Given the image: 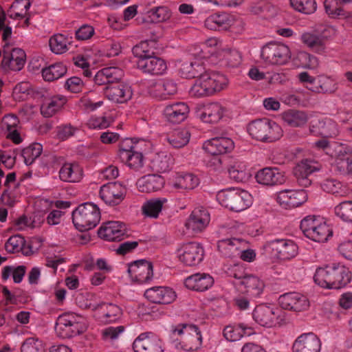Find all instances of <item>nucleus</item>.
<instances>
[{"label": "nucleus", "mask_w": 352, "mask_h": 352, "mask_svg": "<svg viewBox=\"0 0 352 352\" xmlns=\"http://www.w3.org/2000/svg\"><path fill=\"white\" fill-rule=\"evenodd\" d=\"M342 4L340 0H325L324 2L326 12L333 18L346 16L345 11L342 8Z\"/></svg>", "instance_id": "bf43d9fd"}, {"label": "nucleus", "mask_w": 352, "mask_h": 352, "mask_svg": "<svg viewBox=\"0 0 352 352\" xmlns=\"http://www.w3.org/2000/svg\"><path fill=\"white\" fill-rule=\"evenodd\" d=\"M138 67L144 73L151 76L163 75L167 69L166 61L157 56L138 60Z\"/></svg>", "instance_id": "c756f323"}, {"label": "nucleus", "mask_w": 352, "mask_h": 352, "mask_svg": "<svg viewBox=\"0 0 352 352\" xmlns=\"http://www.w3.org/2000/svg\"><path fill=\"white\" fill-rule=\"evenodd\" d=\"M225 274L228 277L233 278L230 280L231 283L239 292L258 297L263 291V282L255 276L247 274L244 268L239 264L228 267L225 270Z\"/></svg>", "instance_id": "f03ea898"}, {"label": "nucleus", "mask_w": 352, "mask_h": 352, "mask_svg": "<svg viewBox=\"0 0 352 352\" xmlns=\"http://www.w3.org/2000/svg\"><path fill=\"white\" fill-rule=\"evenodd\" d=\"M148 91L153 98L159 100H166L177 94V85L170 78L153 80L150 82Z\"/></svg>", "instance_id": "f3484780"}, {"label": "nucleus", "mask_w": 352, "mask_h": 352, "mask_svg": "<svg viewBox=\"0 0 352 352\" xmlns=\"http://www.w3.org/2000/svg\"><path fill=\"white\" fill-rule=\"evenodd\" d=\"M26 272L25 265H19L17 267L5 266L1 272V278L3 280H8L12 275L13 281L15 283H20Z\"/></svg>", "instance_id": "6e6d98bb"}, {"label": "nucleus", "mask_w": 352, "mask_h": 352, "mask_svg": "<svg viewBox=\"0 0 352 352\" xmlns=\"http://www.w3.org/2000/svg\"><path fill=\"white\" fill-rule=\"evenodd\" d=\"M178 258L181 263L186 266H196L204 258V250L197 242H189L183 244L177 250Z\"/></svg>", "instance_id": "2eb2a0df"}, {"label": "nucleus", "mask_w": 352, "mask_h": 352, "mask_svg": "<svg viewBox=\"0 0 352 352\" xmlns=\"http://www.w3.org/2000/svg\"><path fill=\"white\" fill-rule=\"evenodd\" d=\"M243 244V241L239 239H221V248L225 250L226 255L228 256H239L243 261L253 262L256 257V251L250 248L241 250Z\"/></svg>", "instance_id": "dca6fc26"}, {"label": "nucleus", "mask_w": 352, "mask_h": 352, "mask_svg": "<svg viewBox=\"0 0 352 352\" xmlns=\"http://www.w3.org/2000/svg\"><path fill=\"white\" fill-rule=\"evenodd\" d=\"M87 327L85 317L74 312H67L58 317L55 331L59 338H70L85 332Z\"/></svg>", "instance_id": "7ed1b4c3"}, {"label": "nucleus", "mask_w": 352, "mask_h": 352, "mask_svg": "<svg viewBox=\"0 0 352 352\" xmlns=\"http://www.w3.org/2000/svg\"><path fill=\"white\" fill-rule=\"evenodd\" d=\"M213 284V278L206 273H196L188 276L184 280V285L188 289L197 292L206 291Z\"/></svg>", "instance_id": "72a5a7b5"}, {"label": "nucleus", "mask_w": 352, "mask_h": 352, "mask_svg": "<svg viewBox=\"0 0 352 352\" xmlns=\"http://www.w3.org/2000/svg\"><path fill=\"white\" fill-rule=\"evenodd\" d=\"M121 161L133 170H139L143 166V155L136 151L135 146H131L129 149L121 146L118 151Z\"/></svg>", "instance_id": "c9c22d12"}, {"label": "nucleus", "mask_w": 352, "mask_h": 352, "mask_svg": "<svg viewBox=\"0 0 352 352\" xmlns=\"http://www.w3.org/2000/svg\"><path fill=\"white\" fill-rule=\"evenodd\" d=\"M321 164L315 160L304 159L294 168V173L298 179V184L303 187L309 186L311 181L309 176L320 169Z\"/></svg>", "instance_id": "4be33fe9"}, {"label": "nucleus", "mask_w": 352, "mask_h": 352, "mask_svg": "<svg viewBox=\"0 0 352 352\" xmlns=\"http://www.w3.org/2000/svg\"><path fill=\"white\" fill-rule=\"evenodd\" d=\"M281 310L274 305H259L252 313V317L256 322L263 327H272L279 323Z\"/></svg>", "instance_id": "4468645a"}, {"label": "nucleus", "mask_w": 352, "mask_h": 352, "mask_svg": "<svg viewBox=\"0 0 352 352\" xmlns=\"http://www.w3.org/2000/svg\"><path fill=\"white\" fill-rule=\"evenodd\" d=\"M250 12L254 14H263V17L272 16L276 13V8L270 3L259 2L251 7Z\"/></svg>", "instance_id": "69168bd1"}, {"label": "nucleus", "mask_w": 352, "mask_h": 352, "mask_svg": "<svg viewBox=\"0 0 352 352\" xmlns=\"http://www.w3.org/2000/svg\"><path fill=\"white\" fill-rule=\"evenodd\" d=\"M3 53H6L5 51ZM25 60V52L22 49L14 48L10 54L6 56L3 54L1 63L5 69L18 72L24 67Z\"/></svg>", "instance_id": "e433bc0d"}, {"label": "nucleus", "mask_w": 352, "mask_h": 352, "mask_svg": "<svg viewBox=\"0 0 352 352\" xmlns=\"http://www.w3.org/2000/svg\"><path fill=\"white\" fill-rule=\"evenodd\" d=\"M105 96L113 102L126 103L132 98L133 90L131 87L124 82L107 85L104 88Z\"/></svg>", "instance_id": "bb28decb"}, {"label": "nucleus", "mask_w": 352, "mask_h": 352, "mask_svg": "<svg viewBox=\"0 0 352 352\" xmlns=\"http://www.w3.org/2000/svg\"><path fill=\"white\" fill-rule=\"evenodd\" d=\"M149 17L156 23L163 22L170 16V12L166 6L153 8L148 11Z\"/></svg>", "instance_id": "338daca9"}, {"label": "nucleus", "mask_w": 352, "mask_h": 352, "mask_svg": "<svg viewBox=\"0 0 352 352\" xmlns=\"http://www.w3.org/2000/svg\"><path fill=\"white\" fill-rule=\"evenodd\" d=\"M300 227L307 238L318 243L327 241L333 234L331 228L320 217L307 216L301 221Z\"/></svg>", "instance_id": "0eeeda50"}, {"label": "nucleus", "mask_w": 352, "mask_h": 352, "mask_svg": "<svg viewBox=\"0 0 352 352\" xmlns=\"http://www.w3.org/2000/svg\"><path fill=\"white\" fill-rule=\"evenodd\" d=\"M310 131L314 135H320L324 138L333 137L338 133L336 123L327 118L318 120L315 123L313 122Z\"/></svg>", "instance_id": "a19ab883"}, {"label": "nucleus", "mask_w": 352, "mask_h": 352, "mask_svg": "<svg viewBox=\"0 0 352 352\" xmlns=\"http://www.w3.org/2000/svg\"><path fill=\"white\" fill-rule=\"evenodd\" d=\"M98 235L100 239L108 241H120L126 235V228L120 221H107L99 228Z\"/></svg>", "instance_id": "412c9836"}, {"label": "nucleus", "mask_w": 352, "mask_h": 352, "mask_svg": "<svg viewBox=\"0 0 352 352\" xmlns=\"http://www.w3.org/2000/svg\"><path fill=\"white\" fill-rule=\"evenodd\" d=\"M67 72V68L64 64L56 63L43 68L41 74L45 81L53 82L64 76Z\"/></svg>", "instance_id": "49530a36"}, {"label": "nucleus", "mask_w": 352, "mask_h": 352, "mask_svg": "<svg viewBox=\"0 0 352 352\" xmlns=\"http://www.w3.org/2000/svg\"><path fill=\"white\" fill-rule=\"evenodd\" d=\"M307 199V194L304 190H284L277 195V201L286 209L296 208L302 204Z\"/></svg>", "instance_id": "473e14b6"}, {"label": "nucleus", "mask_w": 352, "mask_h": 352, "mask_svg": "<svg viewBox=\"0 0 352 352\" xmlns=\"http://www.w3.org/2000/svg\"><path fill=\"white\" fill-rule=\"evenodd\" d=\"M253 199L248 191L239 188L221 189V206L228 210L239 212L250 208Z\"/></svg>", "instance_id": "6e6552de"}, {"label": "nucleus", "mask_w": 352, "mask_h": 352, "mask_svg": "<svg viewBox=\"0 0 352 352\" xmlns=\"http://www.w3.org/2000/svg\"><path fill=\"white\" fill-rule=\"evenodd\" d=\"M95 310L98 320L104 323L117 321L122 316V309L113 303H101L98 305Z\"/></svg>", "instance_id": "f704fd0d"}, {"label": "nucleus", "mask_w": 352, "mask_h": 352, "mask_svg": "<svg viewBox=\"0 0 352 352\" xmlns=\"http://www.w3.org/2000/svg\"><path fill=\"white\" fill-rule=\"evenodd\" d=\"M206 72L205 66L201 59L196 58L193 61L182 63L178 69L179 75L186 79L199 78Z\"/></svg>", "instance_id": "4c0bfd02"}, {"label": "nucleus", "mask_w": 352, "mask_h": 352, "mask_svg": "<svg viewBox=\"0 0 352 352\" xmlns=\"http://www.w3.org/2000/svg\"><path fill=\"white\" fill-rule=\"evenodd\" d=\"M278 303L282 309L294 311L306 310L309 306L307 296L297 292L285 293L280 296Z\"/></svg>", "instance_id": "393cba45"}, {"label": "nucleus", "mask_w": 352, "mask_h": 352, "mask_svg": "<svg viewBox=\"0 0 352 352\" xmlns=\"http://www.w3.org/2000/svg\"><path fill=\"white\" fill-rule=\"evenodd\" d=\"M316 146L322 149L335 158V162L340 172L342 174H352V148L346 144H337L336 142L330 144L326 139H322L317 141Z\"/></svg>", "instance_id": "20e7f679"}, {"label": "nucleus", "mask_w": 352, "mask_h": 352, "mask_svg": "<svg viewBox=\"0 0 352 352\" xmlns=\"http://www.w3.org/2000/svg\"><path fill=\"white\" fill-rule=\"evenodd\" d=\"M189 107L183 102H174L166 104L163 109V116L169 123L177 124L184 121L189 113Z\"/></svg>", "instance_id": "a878e982"}, {"label": "nucleus", "mask_w": 352, "mask_h": 352, "mask_svg": "<svg viewBox=\"0 0 352 352\" xmlns=\"http://www.w3.org/2000/svg\"><path fill=\"white\" fill-rule=\"evenodd\" d=\"M66 102V97L62 95L45 98L41 106V113L45 118H51L58 112Z\"/></svg>", "instance_id": "58836bf2"}, {"label": "nucleus", "mask_w": 352, "mask_h": 352, "mask_svg": "<svg viewBox=\"0 0 352 352\" xmlns=\"http://www.w3.org/2000/svg\"><path fill=\"white\" fill-rule=\"evenodd\" d=\"M254 333L252 327L245 324L228 325L223 329V336L226 340L230 342H236L239 340L243 336H249Z\"/></svg>", "instance_id": "37998d69"}, {"label": "nucleus", "mask_w": 352, "mask_h": 352, "mask_svg": "<svg viewBox=\"0 0 352 352\" xmlns=\"http://www.w3.org/2000/svg\"><path fill=\"white\" fill-rule=\"evenodd\" d=\"M190 138L187 129H177L166 135L167 142L174 148H179L186 146Z\"/></svg>", "instance_id": "a18cd8bd"}, {"label": "nucleus", "mask_w": 352, "mask_h": 352, "mask_svg": "<svg viewBox=\"0 0 352 352\" xmlns=\"http://www.w3.org/2000/svg\"><path fill=\"white\" fill-rule=\"evenodd\" d=\"M334 213L343 221L352 223V201H344L336 206Z\"/></svg>", "instance_id": "13d9d810"}, {"label": "nucleus", "mask_w": 352, "mask_h": 352, "mask_svg": "<svg viewBox=\"0 0 352 352\" xmlns=\"http://www.w3.org/2000/svg\"><path fill=\"white\" fill-rule=\"evenodd\" d=\"M222 56L223 59H221V61L223 60L225 62L226 66L227 67H237L241 63V55L239 52L235 49L221 50V56Z\"/></svg>", "instance_id": "e2e57ef3"}, {"label": "nucleus", "mask_w": 352, "mask_h": 352, "mask_svg": "<svg viewBox=\"0 0 352 352\" xmlns=\"http://www.w3.org/2000/svg\"><path fill=\"white\" fill-rule=\"evenodd\" d=\"M144 296L152 303L169 305L176 300L177 294L171 287L155 286L147 289Z\"/></svg>", "instance_id": "5701e85b"}, {"label": "nucleus", "mask_w": 352, "mask_h": 352, "mask_svg": "<svg viewBox=\"0 0 352 352\" xmlns=\"http://www.w3.org/2000/svg\"><path fill=\"white\" fill-rule=\"evenodd\" d=\"M43 146L40 143L34 142L24 148L21 155L26 165H31L42 153Z\"/></svg>", "instance_id": "4d7b16f0"}, {"label": "nucleus", "mask_w": 352, "mask_h": 352, "mask_svg": "<svg viewBox=\"0 0 352 352\" xmlns=\"http://www.w3.org/2000/svg\"><path fill=\"white\" fill-rule=\"evenodd\" d=\"M175 160L170 153L166 151L157 153L153 160V166L158 172H167L174 164Z\"/></svg>", "instance_id": "603ef678"}, {"label": "nucleus", "mask_w": 352, "mask_h": 352, "mask_svg": "<svg viewBox=\"0 0 352 352\" xmlns=\"http://www.w3.org/2000/svg\"><path fill=\"white\" fill-rule=\"evenodd\" d=\"M167 202L166 198L151 199L146 201L142 206L144 215L151 218H157L162 211L164 204Z\"/></svg>", "instance_id": "09e8293b"}, {"label": "nucleus", "mask_w": 352, "mask_h": 352, "mask_svg": "<svg viewBox=\"0 0 352 352\" xmlns=\"http://www.w3.org/2000/svg\"><path fill=\"white\" fill-rule=\"evenodd\" d=\"M322 189L336 196L344 197L348 193L346 187L335 178H327L321 183Z\"/></svg>", "instance_id": "3c124183"}, {"label": "nucleus", "mask_w": 352, "mask_h": 352, "mask_svg": "<svg viewBox=\"0 0 352 352\" xmlns=\"http://www.w3.org/2000/svg\"><path fill=\"white\" fill-rule=\"evenodd\" d=\"M307 116L303 111L289 110L283 113V120L292 127L302 126L307 122Z\"/></svg>", "instance_id": "5fc2aeb1"}, {"label": "nucleus", "mask_w": 352, "mask_h": 352, "mask_svg": "<svg viewBox=\"0 0 352 352\" xmlns=\"http://www.w3.org/2000/svg\"><path fill=\"white\" fill-rule=\"evenodd\" d=\"M203 148L207 153L204 159L206 166L211 170H217L220 164V138L216 137L206 141Z\"/></svg>", "instance_id": "2f4dec72"}, {"label": "nucleus", "mask_w": 352, "mask_h": 352, "mask_svg": "<svg viewBox=\"0 0 352 352\" xmlns=\"http://www.w3.org/2000/svg\"><path fill=\"white\" fill-rule=\"evenodd\" d=\"M21 351V352H45V349L41 340L28 338L23 342Z\"/></svg>", "instance_id": "774afa93"}, {"label": "nucleus", "mask_w": 352, "mask_h": 352, "mask_svg": "<svg viewBox=\"0 0 352 352\" xmlns=\"http://www.w3.org/2000/svg\"><path fill=\"white\" fill-rule=\"evenodd\" d=\"M209 222L210 214L208 212L201 207L192 210L185 226L188 230H191L193 233H199L207 227Z\"/></svg>", "instance_id": "7c9ffc66"}, {"label": "nucleus", "mask_w": 352, "mask_h": 352, "mask_svg": "<svg viewBox=\"0 0 352 352\" xmlns=\"http://www.w3.org/2000/svg\"><path fill=\"white\" fill-rule=\"evenodd\" d=\"M221 165L229 177L237 182L245 181L250 175L246 164L237 157L230 155L221 157Z\"/></svg>", "instance_id": "a211bd4d"}, {"label": "nucleus", "mask_w": 352, "mask_h": 352, "mask_svg": "<svg viewBox=\"0 0 352 352\" xmlns=\"http://www.w3.org/2000/svg\"><path fill=\"white\" fill-rule=\"evenodd\" d=\"M135 352H163L162 343L160 338L152 333H142L133 342Z\"/></svg>", "instance_id": "b1692460"}, {"label": "nucleus", "mask_w": 352, "mask_h": 352, "mask_svg": "<svg viewBox=\"0 0 352 352\" xmlns=\"http://www.w3.org/2000/svg\"><path fill=\"white\" fill-rule=\"evenodd\" d=\"M335 34V30L328 25H317L315 32H305L302 42L312 51L322 54L325 52L327 40Z\"/></svg>", "instance_id": "9b49d317"}, {"label": "nucleus", "mask_w": 352, "mask_h": 352, "mask_svg": "<svg viewBox=\"0 0 352 352\" xmlns=\"http://www.w3.org/2000/svg\"><path fill=\"white\" fill-rule=\"evenodd\" d=\"M128 272L133 281L146 283L153 278V264L144 259L135 261L129 264Z\"/></svg>", "instance_id": "aec40b11"}, {"label": "nucleus", "mask_w": 352, "mask_h": 352, "mask_svg": "<svg viewBox=\"0 0 352 352\" xmlns=\"http://www.w3.org/2000/svg\"><path fill=\"white\" fill-rule=\"evenodd\" d=\"M58 176L64 182H79L83 176V170L78 163L67 162L60 168Z\"/></svg>", "instance_id": "ea45409f"}, {"label": "nucleus", "mask_w": 352, "mask_h": 352, "mask_svg": "<svg viewBox=\"0 0 352 352\" xmlns=\"http://www.w3.org/2000/svg\"><path fill=\"white\" fill-rule=\"evenodd\" d=\"M25 243L23 236L16 234L10 236L5 244V249L8 253H15L21 251Z\"/></svg>", "instance_id": "0e129e2a"}, {"label": "nucleus", "mask_w": 352, "mask_h": 352, "mask_svg": "<svg viewBox=\"0 0 352 352\" xmlns=\"http://www.w3.org/2000/svg\"><path fill=\"white\" fill-rule=\"evenodd\" d=\"M164 183V177L159 175H147L138 180L137 186L140 192L150 193L162 189Z\"/></svg>", "instance_id": "79ce46f5"}, {"label": "nucleus", "mask_w": 352, "mask_h": 352, "mask_svg": "<svg viewBox=\"0 0 352 352\" xmlns=\"http://www.w3.org/2000/svg\"><path fill=\"white\" fill-rule=\"evenodd\" d=\"M70 41L67 36L62 34L52 36L49 40L51 51L56 54H62L68 51Z\"/></svg>", "instance_id": "864d4df0"}, {"label": "nucleus", "mask_w": 352, "mask_h": 352, "mask_svg": "<svg viewBox=\"0 0 352 352\" xmlns=\"http://www.w3.org/2000/svg\"><path fill=\"white\" fill-rule=\"evenodd\" d=\"M219 83V75L218 73L204 72L195 80V84L190 89V95L196 98L210 96L217 91Z\"/></svg>", "instance_id": "f8f14e48"}, {"label": "nucleus", "mask_w": 352, "mask_h": 352, "mask_svg": "<svg viewBox=\"0 0 352 352\" xmlns=\"http://www.w3.org/2000/svg\"><path fill=\"white\" fill-rule=\"evenodd\" d=\"M170 183L177 189L192 190L198 186L199 179L192 173H183L176 175Z\"/></svg>", "instance_id": "c03bdc74"}, {"label": "nucleus", "mask_w": 352, "mask_h": 352, "mask_svg": "<svg viewBox=\"0 0 352 352\" xmlns=\"http://www.w3.org/2000/svg\"><path fill=\"white\" fill-rule=\"evenodd\" d=\"M249 134L254 139L262 142H274L283 135L281 127L275 122L267 118L258 119L248 126Z\"/></svg>", "instance_id": "423d86ee"}, {"label": "nucleus", "mask_w": 352, "mask_h": 352, "mask_svg": "<svg viewBox=\"0 0 352 352\" xmlns=\"http://www.w3.org/2000/svg\"><path fill=\"white\" fill-rule=\"evenodd\" d=\"M307 89L315 93L331 94L336 91L338 86L333 78L321 76L317 78L316 85L307 86Z\"/></svg>", "instance_id": "de8ad7c7"}, {"label": "nucleus", "mask_w": 352, "mask_h": 352, "mask_svg": "<svg viewBox=\"0 0 352 352\" xmlns=\"http://www.w3.org/2000/svg\"><path fill=\"white\" fill-rule=\"evenodd\" d=\"M255 178L258 184L267 186L280 185L286 180L284 173L276 167L261 169L256 173Z\"/></svg>", "instance_id": "c85d7f7f"}, {"label": "nucleus", "mask_w": 352, "mask_h": 352, "mask_svg": "<svg viewBox=\"0 0 352 352\" xmlns=\"http://www.w3.org/2000/svg\"><path fill=\"white\" fill-rule=\"evenodd\" d=\"M261 56L267 63L283 65L290 58V50L283 43L271 42L262 47Z\"/></svg>", "instance_id": "ddd939ff"}, {"label": "nucleus", "mask_w": 352, "mask_h": 352, "mask_svg": "<svg viewBox=\"0 0 352 352\" xmlns=\"http://www.w3.org/2000/svg\"><path fill=\"white\" fill-rule=\"evenodd\" d=\"M99 193L100 198L105 204L116 206L124 199L126 188L119 182H109L101 186Z\"/></svg>", "instance_id": "6ab92c4d"}, {"label": "nucleus", "mask_w": 352, "mask_h": 352, "mask_svg": "<svg viewBox=\"0 0 352 352\" xmlns=\"http://www.w3.org/2000/svg\"><path fill=\"white\" fill-rule=\"evenodd\" d=\"M322 342L314 333H302L293 343V352H320Z\"/></svg>", "instance_id": "cd10ccee"}, {"label": "nucleus", "mask_w": 352, "mask_h": 352, "mask_svg": "<svg viewBox=\"0 0 352 352\" xmlns=\"http://www.w3.org/2000/svg\"><path fill=\"white\" fill-rule=\"evenodd\" d=\"M150 43H153V41H142L133 47L132 52L138 60L148 58L155 55L154 51L150 47Z\"/></svg>", "instance_id": "052dcab7"}, {"label": "nucleus", "mask_w": 352, "mask_h": 352, "mask_svg": "<svg viewBox=\"0 0 352 352\" xmlns=\"http://www.w3.org/2000/svg\"><path fill=\"white\" fill-rule=\"evenodd\" d=\"M263 250L267 256L282 260L291 259L298 254V246L295 242L284 238H275L266 241Z\"/></svg>", "instance_id": "9d476101"}, {"label": "nucleus", "mask_w": 352, "mask_h": 352, "mask_svg": "<svg viewBox=\"0 0 352 352\" xmlns=\"http://www.w3.org/2000/svg\"><path fill=\"white\" fill-rule=\"evenodd\" d=\"M199 117L204 122L217 123L220 120V104L211 102L205 105Z\"/></svg>", "instance_id": "8fccbe9b"}, {"label": "nucleus", "mask_w": 352, "mask_h": 352, "mask_svg": "<svg viewBox=\"0 0 352 352\" xmlns=\"http://www.w3.org/2000/svg\"><path fill=\"white\" fill-rule=\"evenodd\" d=\"M172 332L180 336L178 347L184 351H197L202 345L201 331L194 324H178L172 327Z\"/></svg>", "instance_id": "1a4fd4ad"}, {"label": "nucleus", "mask_w": 352, "mask_h": 352, "mask_svg": "<svg viewBox=\"0 0 352 352\" xmlns=\"http://www.w3.org/2000/svg\"><path fill=\"white\" fill-rule=\"evenodd\" d=\"M292 7L296 10L310 14L316 10V2L315 0H290Z\"/></svg>", "instance_id": "680f3d73"}, {"label": "nucleus", "mask_w": 352, "mask_h": 352, "mask_svg": "<svg viewBox=\"0 0 352 352\" xmlns=\"http://www.w3.org/2000/svg\"><path fill=\"white\" fill-rule=\"evenodd\" d=\"M351 274L349 268L340 263H331L325 267L316 270L314 280L321 287L339 289L351 281Z\"/></svg>", "instance_id": "f257e3e1"}, {"label": "nucleus", "mask_w": 352, "mask_h": 352, "mask_svg": "<svg viewBox=\"0 0 352 352\" xmlns=\"http://www.w3.org/2000/svg\"><path fill=\"white\" fill-rule=\"evenodd\" d=\"M100 220V209L92 203L87 202L80 204L72 212L74 225L80 232L95 228Z\"/></svg>", "instance_id": "39448f33"}]
</instances>
